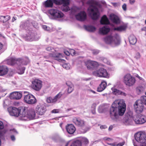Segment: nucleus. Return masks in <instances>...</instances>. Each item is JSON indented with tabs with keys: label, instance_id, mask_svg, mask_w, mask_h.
<instances>
[{
	"label": "nucleus",
	"instance_id": "338daca9",
	"mask_svg": "<svg viewBox=\"0 0 146 146\" xmlns=\"http://www.w3.org/2000/svg\"><path fill=\"white\" fill-rule=\"evenodd\" d=\"M17 19L16 17H13L12 19V22H13L15 21Z\"/></svg>",
	"mask_w": 146,
	"mask_h": 146
},
{
	"label": "nucleus",
	"instance_id": "6e6552de",
	"mask_svg": "<svg viewBox=\"0 0 146 146\" xmlns=\"http://www.w3.org/2000/svg\"><path fill=\"white\" fill-rule=\"evenodd\" d=\"M24 100L25 102L30 104H35L37 102L36 100L35 97L30 94L25 95L24 97Z\"/></svg>",
	"mask_w": 146,
	"mask_h": 146
},
{
	"label": "nucleus",
	"instance_id": "de8ad7c7",
	"mask_svg": "<svg viewBox=\"0 0 146 146\" xmlns=\"http://www.w3.org/2000/svg\"><path fill=\"white\" fill-rule=\"evenodd\" d=\"M62 67L66 69H69L70 68L69 66H68V64H63Z\"/></svg>",
	"mask_w": 146,
	"mask_h": 146
},
{
	"label": "nucleus",
	"instance_id": "a878e982",
	"mask_svg": "<svg viewBox=\"0 0 146 146\" xmlns=\"http://www.w3.org/2000/svg\"><path fill=\"white\" fill-rule=\"evenodd\" d=\"M8 69L5 66H0V76H2L7 74Z\"/></svg>",
	"mask_w": 146,
	"mask_h": 146
},
{
	"label": "nucleus",
	"instance_id": "b1692460",
	"mask_svg": "<svg viewBox=\"0 0 146 146\" xmlns=\"http://www.w3.org/2000/svg\"><path fill=\"white\" fill-rule=\"evenodd\" d=\"M28 118L30 119H35V110L31 109L27 111Z\"/></svg>",
	"mask_w": 146,
	"mask_h": 146
},
{
	"label": "nucleus",
	"instance_id": "aec40b11",
	"mask_svg": "<svg viewBox=\"0 0 146 146\" xmlns=\"http://www.w3.org/2000/svg\"><path fill=\"white\" fill-rule=\"evenodd\" d=\"M22 96V94L18 92H14L11 93L10 95V98L11 99L15 100H19Z\"/></svg>",
	"mask_w": 146,
	"mask_h": 146
},
{
	"label": "nucleus",
	"instance_id": "c85d7f7f",
	"mask_svg": "<svg viewBox=\"0 0 146 146\" xmlns=\"http://www.w3.org/2000/svg\"><path fill=\"white\" fill-rule=\"evenodd\" d=\"M100 23L101 24L108 25L110 23V22L105 15H104L101 19L100 21Z\"/></svg>",
	"mask_w": 146,
	"mask_h": 146
},
{
	"label": "nucleus",
	"instance_id": "a211bd4d",
	"mask_svg": "<svg viewBox=\"0 0 146 146\" xmlns=\"http://www.w3.org/2000/svg\"><path fill=\"white\" fill-rule=\"evenodd\" d=\"M76 19L80 21H84L86 18V14L84 11H81L76 15Z\"/></svg>",
	"mask_w": 146,
	"mask_h": 146
},
{
	"label": "nucleus",
	"instance_id": "774afa93",
	"mask_svg": "<svg viewBox=\"0 0 146 146\" xmlns=\"http://www.w3.org/2000/svg\"><path fill=\"white\" fill-rule=\"evenodd\" d=\"M112 4L113 6L115 7L117 6V3H112Z\"/></svg>",
	"mask_w": 146,
	"mask_h": 146
},
{
	"label": "nucleus",
	"instance_id": "cd10ccee",
	"mask_svg": "<svg viewBox=\"0 0 146 146\" xmlns=\"http://www.w3.org/2000/svg\"><path fill=\"white\" fill-rule=\"evenodd\" d=\"M112 90L113 94L115 95H121L124 96H126V93L117 89H113L112 88Z\"/></svg>",
	"mask_w": 146,
	"mask_h": 146
},
{
	"label": "nucleus",
	"instance_id": "a19ab883",
	"mask_svg": "<svg viewBox=\"0 0 146 146\" xmlns=\"http://www.w3.org/2000/svg\"><path fill=\"white\" fill-rule=\"evenodd\" d=\"M63 95L61 92H60L57 95H56L54 98H53L54 101L55 102H56L57 100L59 99Z\"/></svg>",
	"mask_w": 146,
	"mask_h": 146
},
{
	"label": "nucleus",
	"instance_id": "864d4df0",
	"mask_svg": "<svg viewBox=\"0 0 146 146\" xmlns=\"http://www.w3.org/2000/svg\"><path fill=\"white\" fill-rule=\"evenodd\" d=\"M126 6L127 5L125 3L123 5L122 8L124 11H125L126 10Z\"/></svg>",
	"mask_w": 146,
	"mask_h": 146
},
{
	"label": "nucleus",
	"instance_id": "bf43d9fd",
	"mask_svg": "<svg viewBox=\"0 0 146 146\" xmlns=\"http://www.w3.org/2000/svg\"><path fill=\"white\" fill-rule=\"evenodd\" d=\"M11 139L13 141H14L15 140V138L13 135H12L11 136Z\"/></svg>",
	"mask_w": 146,
	"mask_h": 146
},
{
	"label": "nucleus",
	"instance_id": "4468645a",
	"mask_svg": "<svg viewBox=\"0 0 146 146\" xmlns=\"http://www.w3.org/2000/svg\"><path fill=\"white\" fill-rule=\"evenodd\" d=\"M46 110V107L43 105L39 104L36 108V111L37 113L40 115H43Z\"/></svg>",
	"mask_w": 146,
	"mask_h": 146
},
{
	"label": "nucleus",
	"instance_id": "e433bc0d",
	"mask_svg": "<svg viewBox=\"0 0 146 146\" xmlns=\"http://www.w3.org/2000/svg\"><path fill=\"white\" fill-rule=\"evenodd\" d=\"M106 108L104 105H100L98 108V111L99 113H102L106 110Z\"/></svg>",
	"mask_w": 146,
	"mask_h": 146
},
{
	"label": "nucleus",
	"instance_id": "7ed1b4c3",
	"mask_svg": "<svg viewBox=\"0 0 146 146\" xmlns=\"http://www.w3.org/2000/svg\"><path fill=\"white\" fill-rule=\"evenodd\" d=\"M69 0H47L43 3V4L46 7H52L54 3L56 5H63L65 7L68 6L70 3Z\"/></svg>",
	"mask_w": 146,
	"mask_h": 146
},
{
	"label": "nucleus",
	"instance_id": "72a5a7b5",
	"mask_svg": "<svg viewBox=\"0 0 146 146\" xmlns=\"http://www.w3.org/2000/svg\"><path fill=\"white\" fill-rule=\"evenodd\" d=\"M10 19V17L8 15L0 16V21L3 23L6 22Z\"/></svg>",
	"mask_w": 146,
	"mask_h": 146
},
{
	"label": "nucleus",
	"instance_id": "393cba45",
	"mask_svg": "<svg viewBox=\"0 0 146 146\" xmlns=\"http://www.w3.org/2000/svg\"><path fill=\"white\" fill-rule=\"evenodd\" d=\"M110 30L109 27L107 26H105L100 29L99 32L100 34L104 35L108 33Z\"/></svg>",
	"mask_w": 146,
	"mask_h": 146
},
{
	"label": "nucleus",
	"instance_id": "9b49d317",
	"mask_svg": "<svg viewBox=\"0 0 146 146\" xmlns=\"http://www.w3.org/2000/svg\"><path fill=\"white\" fill-rule=\"evenodd\" d=\"M140 101L137 100L134 104V109L135 112L137 113H141L143 110V106L140 103Z\"/></svg>",
	"mask_w": 146,
	"mask_h": 146
},
{
	"label": "nucleus",
	"instance_id": "a18cd8bd",
	"mask_svg": "<svg viewBox=\"0 0 146 146\" xmlns=\"http://www.w3.org/2000/svg\"><path fill=\"white\" fill-rule=\"evenodd\" d=\"M46 102L48 103H55L54 101L53 98L51 97L48 98L46 99Z\"/></svg>",
	"mask_w": 146,
	"mask_h": 146
},
{
	"label": "nucleus",
	"instance_id": "9d476101",
	"mask_svg": "<svg viewBox=\"0 0 146 146\" xmlns=\"http://www.w3.org/2000/svg\"><path fill=\"white\" fill-rule=\"evenodd\" d=\"M42 82L39 80H35L32 82L33 88L36 91L40 90L41 89L42 86Z\"/></svg>",
	"mask_w": 146,
	"mask_h": 146
},
{
	"label": "nucleus",
	"instance_id": "0e129e2a",
	"mask_svg": "<svg viewBox=\"0 0 146 146\" xmlns=\"http://www.w3.org/2000/svg\"><path fill=\"white\" fill-rule=\"evenodd\" d=\"M135 76L136 77H137L140 80H143V79L142 78L140 77L138 74L136 75Z\"/></svg>",
	"mask_w": 146,
	"mask_h": 146
},
{
	"label": "nucleus",
	"instance_id": "f257e3e1",
	"mask_svg": "<svg viewBox=\"0 0 146 146\" xmlns=\"http://www.w3.org/2000/svg\"><path fill=\"white\" fill-rule=\"evenodd\" d=\"M126 110V104L123 100H115L110 109V117L113 119H118L119 116L123 115Z\"/></svg>",
	"mask_w": 146,
	"mask_h": 146
},
{
	"label": "nucleus",
	"instance_id": "f8f14e48",
	"mask_svg": "<svg viewBox=\"0 0 146 146\" xmlns=\"http://www.w3.org/2000/svg\"><path fill=\"white\" fill-rule=\"evenodd\" d=\"M8 111L10 115L16 117L19 116L20 110L14 107H10L8 108Z\"/></svg>",
	"mask_w": 146,
	"mask_h": 146
},
{
	"label": "nucleus",
	"instance_id": "c9c22d12",
	"mask_svg": "<svg viewBox=\"0 0 146 146\" xmlns=\"http://www.w3.org/2000/svg\"><path fill=\"white\" fill-rule=\"evenodd\" d=\"M123 123L125 125H129L131 123V120L129 118L127 114L125 115V117L123 120Z\"/></svg>",
	"mask_w": 146,
	"mask_h": 146
},
{
	"label": "nucleus",
	"instance_id": "e2e57ef3",
	"mask_svg": "<svg viewBox=\"0 0 146 146\" xmlns=\"http://www.w3.org/2000/svg\"><path fill=\"white\" fill-rule=\"evenodd\" d=\"M129 1L131 4H133L135 3V0H129Z\"/></svg>",
	"mask_w": 146,
	"mask_h": 146
},
{
	"label": "nucleus",
	"instance_id": "39448f33",
	"mask_svg": "<svg viewBox=\"0 0 146 146\" xmlns=\"http://www.w3.org/2000/svg\"><path fill=\"white\" fill-rule=\"evenodd\" d=\"M29 62L28 58H26L25 60L21 59H16L13 58H11L9 59L7 61V63L9 65H13L15 64H23L26 65Z\"/></svg>",
	"mask_w": 146,
	"mask_h": 146
},
{
	"label": "nucleus",
	"instance_id": "3c124183",
	"mask_svg": "<svg viewBox=\"0 0 146 146\" xmlns=\"http://www.w3.org/2000/svg\"><path fill=\"white\" fill-rule=\"evenodd\" d=\"M51 112L53 113H56L59 112V110L58 109H54L52 110Z\"/></svg>",
	"mask_w": 146,
	"mask_h": 146
},
{
	"label": "nucleus",
	"instance_id": "4d7b16f0",
	"mask_svg": "<svg viewBox=\"0 0 146 146\" xmlns=\"http://www.w3.org/2000/svg\"><path fill=\"white\" fill-rule=\"evenodd\" d=\"M83 140L85 142V143L86 144H87L88 143V140L86 138H83Z\"/></svg>",
	"mask_w": 146,
	"mask_h": 146
},
{
	"label": "nucleus",
	"instance_id": "680f3d73",
	"mask_svg": "<svg viewBox=\"0 0 146 146\" xmlns=\"http://www.w3.org/2000/svg\"><path fill=\"white\" fill-rule=\"evenodd\" d=\"M64 53L67 56H69L70 54L69 52L68 51H64Z\"/></svg>",
	"mask_w": 146,
	"mask_h": 146
},
{
	"label": "nucleus",
	"instance_id": "c756f323",
	"mask_svg": "<svg viewBox=\"0 0 146 146\" xmlns=\"http://www.w3.org/2000/svg\"><path fill=\"white\" fill-rule=\"evenodd\" d=\"M29 25V22L28 21L26 22H22L21 23L20 27L21 29H27Z\"/></svg>",
	"mask_w": 146,
	"mask_h": 146
},
{
	"label": "nucleus",
	"instance_id": "bb28decb",
	"mask_svg": "<svg viewBox=\"0 0 146 146\" xmlns=\"http://www.w3.org/2000/svg\"><path fill=\"white\" fill-rule=\"evenodd\" d=\"M107 83L105 82H102L98 88L97 91L98 92L103 91L105 89Z\"/></svg>",
	"mask_w": 146,
	"mask_h": 146
},
{
	"label": "nucleus",
	"instance_id": "f704fd0d",
	"mask_svg": "<svg viewBox=\"0 0 146 146\" xmlns=\"http://www.w3.org/2000/svg\"><path fill=\"white\" fill-rule=\"evenodd\" d=\"M85 29L87 31L90 32H93L95 31L96 28L91 25H88L84 26Z\"/></svg>",
	"mask_w": 146,
	"mask_h": 146
},
{
	"label": "nucleus",
	"instance_id": "6ab92c4d",
	"mask_svg": "<svg viewBox=\"0 0 146 146\" xmlns=\"http://www.w3.org/2000/svg\"><path fill=\"white\" fill-rule=\"evenodd\" d=\"M25 109L20 110V113L19 116L21 120H26L28 119L27 111Z\"/></svg>",
	"mask_w": 146,
	"mask_h": 146
},
{
	"label": "nucleus",
	"instance_id": "ea45409f",
	"mask_svg": "<svg viewBox=\"0 0 146 146\" xmlns=\"http://www.w3.org/2000/svg\"><path fill=\"white\" fill-rule=\"evenodd\" d=\"M144 88L142 86H139L136 88V92L137 94H139L140 93L143 91Z\"/></svg>",
	"mask_w": 146,
	"mask_h": 146
},
{
	"label": "nucleus",
	"instance_id": "0eeeda50",
	"mask_svg": "<svg viewBox=\"0 0 146 146\" xmlns=\"http://www.w3.org/2000/svg\"><path fill=\"white\" fill-rule=\"evenodd\" d=\"M93 74L96 76L100 77L106 78L108 75L107 70L103 68L94 71Z\"/></svg>",
	"mask_w": 146,
	"mask_h": 146
},
{
	"label": "nucleus",
	"instance_id": "4c0bfd02",
	"mask_svg": "<svg viewBox=\"0 0 146 146\" xmlns=\"http://www.w3.org/2000/svg\"><path fill=\"white\" fill-rule=\"evenodd\" d=\"M137 101H140L139 102L140 103L142 104L143 105L144 104L146 106V96H143L141 97L140 100H137Z\"/></svg>",
	"mask_w": 146,
	"mask_h": 146
},
{
	"label": "nucleus",
	"instance_id": "69168bd1",
	"mask_svg": "<svg viewBox=\"0 0 146 146\" xmlns=\"http://www.w3.org/2000/svg\"><path fill=\"white\" fill-rule=\"evenodd\" d=\"M87 90L88 91L92 92V93H93L94 94H96V92L95 91H93V90H90V89H88Z\"/></svg>",
	"mask_w": 146,
	"mask_h": 146
},
{
	"label": "nucleus",
	"instance_id": "f03ea898",
	"mask_svg": "<svg viewBox=\"0 0 146 146\" xmlns=\"http://www.w3.org/2000/svg\"><path fill=\"white\" fill-rule=\"evenodd\" d=\"M88 3L89 4L90 6L88 9L90 17L94 20L98 19L100 15L98 9L96 6V2L94 0H89Z\"/></svg>",
	"mask_w": 146,
	"mask_h": 146
},
{
	"label": "nucleus",
	"instance_id": "f3484780",
	"mask_svg": "<svg viewBox=\"0 0 146 146\" xmlns=\"http://www.w3.org/2000/svg\"><path fill=\"white\" fill-rule=\"evenodd\" d=\"M36 34L31 32H30L27 34L25 37V39L26 40L29 41H32L35 40H37L38 38H37Z\"/></svg>",
	"mask_w": 146,
	"mask_h": 146
},
{
	"label": "nucleus",
	"instance_id": "49530a36",
	"mask_svg": "<svg viewBox=\"0 0 146 146\" xmlns=\"http://www.w3.org/2000/svg\"><path fill=\"white\" fill-rule=\"evenodd\" d=\"M25 70V67H23L20 69V72H19V74H22L24 72Z\"/></svg>",
	"mask_w": 146,
	"mask_h": 146
},
{
	"label": "nucleus",
	"instance_id": "7c9ffc66",
	"mask_svg": "<svg viewBox=\"0 0 146 146\" xmlns=\"http://www.w3.org/2000/svg\"><path fill=\"white\" fill-rule=\"evenodd\" d=\"M129 40L130 44H135L137 42V39L133 35H131L129 37Z\"/></svg>",
	"mask_w": 146,
	"mask_h": 146
},
{
	"label": "nucleus",
	"instance_id": "37998d69",
	"mask_svg": "<svg viewBox=\"0 0 146 146\" xmlns=\"http://www.w3.org/2000/svg\"><path fill=\"white\" fill-rule=\"evenodd\" d=\"M97 105V104L95 103H93L91 106V111L92 113L93 114H95L96 113L95 112V110H96V107Z\"/></svg>",
	"mask_w": 146,
	"mask_h": 146
},
{
	"label": "nucleus",
	"instance_id": "2f4dec72",
	"mask_svg": "<svg viewBox=\"0 0 146 146\" xmlns=\"http://www.w3.org/2000/svg\"><path fill=\"white\" fill-rule=\"evenodd\" d=\"M66 84L68 86V94H70L74 90L73 85L70 82H67Z\"/></svg>",
	"mask_w": 146,
	"mask_h": 146
},
{
	"label": "nucleus",
	"instance_id": "052dcab7",
	"mask_svg": "<svg viewBox=\"0 0 146 146\" xmlns=\"http://www.w3.org/2000/svg\"><path fill=\"white\" fill-rule=\"evenodd\" d=\"M107 128V127L106 125H104L100 126V128L101 129H105Z\"/></svg>",
	"mask_w": 146,
	"mask_h": 146
},
{
	"label": "nucleus",
	"instance_id": "ddd939ff",
	"mask_svg": "<svg viewBox=\"0 0 146 146\" xmlns=\"http://www.w3.org/2000/svg\"><path fill=\"white\" fill-rule=\"evenodd\" d=\"M86 64L88 69H95L98 66V64L97 62L90 60H88L86 63Z\"/></svg>",
	"mask_w": 146,
	"mask_h": 146
},
{
	"label": "nucleus",
	"instance_id": "dca6fc26",
	"mask_svg": "<svg viewBox=\"0 0 146 146\" xmlns=\"http://www.w3.org/2000/svg\"><path fill=\"white\" fill-rule=\"evenodd\" d=\"M73 121L76 126L78 127H83L85 125V121L79 117H74L73 119Z\"/></svg>",
	"mask_w": 146,
	"mask_h": 146
},
{
	"label": "nucleus",
	"instance_id": "8fccbe9b",
	"mask_svg": "<svg viewBox=\"0 0 146 146\" xmlns=\"http://www.w3.org/2000/svg\"><path fill=\"white\" fill-rule=\"evenodd\" d=\"M99 52V50H93L92 51V53L94 55H96L98 54Z\"/></svg>",
	"mask_w": 146,
	"mask_h": 146
},
{
	"label": "nucleus",
	"instance_id": "473e14b6",
	"mask_svg": "<svg viewBox=\"0 0 146 146\" xmlns=\"http://www.w3.org/2000/svg\"><path fill=\"white\" fill-rule=\"evenodd\" d=\"M127 28V26L125 25H121L119 27L114 28V30L118 31H125Z\"/></svg>",
	"mask_w": 146,
	"mask_h": 146
},
{
	"label": "nucleus",
	"instance_id": "4be33fe9",
	"mask_svg": "<svg viewBox=\"0 0 146 146\" xmlns=\"http://www.w3.org/2000/svg\"><path fill=\"white\" fill-rule=\"evenodd\" d=\"M66 129L68 133L70 134L74 133L76 129L75 126L73 124H68L66 126Z\"/></svg>",
	"mask_w": 146,
	"mask_h": 146
},
{
	"label": "nucleus",
	"instance_id": "412c9836",
	"mask_svg": "<svg viewBox=\"0 0 146 146\" xmlns=\"http://www.w3.org/2000/svg\"><path fill=\"white\" fill-rule=\"evenodd\" d=\"M134 121L136 123L142 124L146 121V117L145 116L141 115L139 117H137L134 119Z\"/></svg>",
	"mask_w": 146,
	"mask_h": 146
},
{
	"label": "nucleus",
	"instance_id": "2eb2a0df",
	"mask_svg": "<svg viewBox=\"0 0 146 146\" xmlns=\"http://www.w3.org/2000/svg\"><path fill=\"white\" fill-rule=\"evenodd\" d=\"M49 56L54 58V59L60 62L62 61L61 58L63 57V56L61 53L56 52H52L49 54Z\"/></svg>",
	"mask_w": 146,
	"mask_h": 146
},
{
	"label": "nucleus",
	"instance_id": "20e7f679",
	"mask_svg": "<svg viewBox=\"0 0 146 146\" xmlns=\"http://www.w3.org/2000/svg\"><path fill=\"white\" fill-rule=\"evenodd\" d=\"M120 39L119 36L117 34L113 36L110 35L106 37L104 39L106 43L111 45L112 47H115L120 44Z\"/></svg>",
	"mask_w": 146,
	"mask_h": 146
},
{
	"label": "nucleus",
	"instance_id": "1a4fd4ad",
	"mask_svg": "<svg viewBox=\"0 0 146 146\" xmlns=\"http://www.w3.org/2000/svg\"><path fill=\"white\" fill-rule=\"evenodd\" d=\"M49 13L55 18H62L64 14L61 11L56 9H52L49 10Z\"/></svg>",
	"mask_w": 146,
	"mask_h": 146
},
{
	"label": "nucleus",
	"instance_id": "13d9d810",
	"mask_svg": "<svg viewBox=\"0 0 146 146\" xmlns=\"http://www.w3.org/2000/svg\"><path fill=\"white\" fill-rule=\"evenodd\" d=\"M11 131H12V133L14 134H17L18 133V132L15 129H11L10 130Z\"/></svg>",
	"mask_w": 146,
	"mask_h": 146
},
{
	"label": "nucleus",
	"instance_id": "603ef678",
	"mask_svg": "<svg viewBox=\"0 0 146 146\" xmlns=\"http://www.w3.org/2000/svg\"><path fill=\"white\" fill-rule=\"evenodd\" d=\"M140 53L139 52H137L136 54L135 57L137 59H138L140 58Z\"/></svg>",
	"mask_w": 146,
	"mask_h": 146
},
{
	"label": "nucleus",
	"instance_id": "5fc2aeb1",
	"mask_svg": "<svg viewBox=\"0 0 146 146\" xmlns=\"http://www.w3.org/2000/svg\"><path fill=\"white\" fill-rule=\"evenodd\" d=\"M46 50L48 51H51L52 50H53L54 49L52 47H48L46 48Z\"/></svg>",
	"mask_w": 146,
	"mask_h": 146
},
{
	"label": "nucleus",
	"instance_id": "5701e85b",
	"mask_svg": "<svg viewBox=\"0 0 146 146\" xmlns=\"http://www.w3.org/2000/svg\"><path fill=\"white\" fill-rule=\"evenodd\" d=\"M110 19L113 23L118 24L120 23V20L119 17L114 14H111L110 15Z\"/></svg>",
	"mask_w": 146,
	"mask_h": 146
},
{
	"label": "nucleus",
	"instance_id": "58836bf2",
	"mask_svg": "<svg viewBox=\"0 0 146 146\" xmlns=\"http://www.w3.org/2000/svg\"><path fill=\"white\" fill-rule=\"evenodd\" d=\"M82 143L79 140H76L74 141L70 146H81Z\"/></svg>",
	"mask_w": 146,
	"mask_h": 146
},
{
	"label": "nucleus",
	"instance_id": "c03bdc74",
	"mask_svg": "<svg viewBox=\"0 0 146 146\" xmlns=\"http://www.w3.org/2000/svg\"><path fill=\"white\" fill-rule=\"evenodd\" d=\"M60 137L58 134H55L53 135L51 137L52 139L55 141L60 139Z\"/></svg>",
	"mask_w": 146,
	"mask_h": 146
},
{
	"label": "nucleus",
	"instance_id": "6e6d98bb",
	"mask_svg": "<svg viewBox=\"0 0 146 146\" xmlns=\"http://www.w3.org/2000/svg\"><path fill=\"white\" fill-rule=\"evenodd\" d=\"M4 127V126L3 123L2 121H0V129H3Z\"/></svg>",
	"mask_w": 146,
	"mask_h": 146
},
{
	"label": "nucleus",
	"instance_id": "79ce46f5",
	"mask_svg": "<svg viewBox=\"0 0 146 146\" xmlns=\"http://www.w3.org/2000/svg\"><path fill=\"white\" fill-rule=\"evenodd\" d=\"M107 144L111 146H114L116 145L117 146H122L124 144L125 142L124 141H123L117 144H116V143H107Z\"/></svg>",
	"mask_w": 146,
	"mask_h": 146
},
{
	"label": "nucleus",
	"instance_id": "423d86ee",
	"mask_svg": "<svg viewBox=\"0 0 146 146\" xmlns=\"http://www.w3.org/2000/svg\"><path fill=\"white\" fill-rule=\"evenodd\" d=\"M135 78L129 74L126 75L124 77V82L128 86H133L135 82Z\"/></svg>",
	"mask_w": 146,
	"mask_h": 146
},
{
	"label": "nucleus",
	"instance_id": "09e8293b",
	"mask_svg": "<svg viewBox=\"0 0 146 146\" xmlns=\"http://www.w3.org/2000/svg\"><path fill=\"white\" fill-rule=\"evenodd\" d=\"M42 28L43 29L45 30L49 31L50 30V28L49 27H47L46 25H42Z\"/></svg>",
	"mask_w": 146,
	"mask_h": 146
}]
</instances>
